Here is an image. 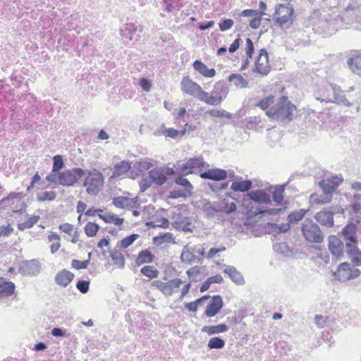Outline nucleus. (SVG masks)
<instances>
[{
  "instance_id": "nucleus-7",
  "label": "nucleus",
  "mask_w": 361,
  "mask_h": 361,
  "mask_svg": "<svg viewBox=\"0 0 361 361\" xmlns=\"http://www.w3.org/2000/svg\"><path fill=\"white\" fill-rule=\"evenodd\" d=\"M294 13V9L290 3L286 4H279L276 6L274 16L275 21L280 26H283L288 22L292 23V17Z\"/></svg>"
},
{
  "instance_id": "nucleus-16",
  "label": "nucleus",
  "mask_w": 361,
  "mask_h": 361,
  "mask_svg": "<svg viewBox=\"0 0 361 361\" xmlns=\"http://www.w3.org/2000/svg\"><path fill=\"white\" fill-rule=\"evenodd\" d=\"M344 239L347 241L345 246H350L357 244V239L356 237V226L353 224H347L342 228L341 232Z\"/></svg>"
},
{
  "instance_id": "nucleus-55",
  "label": "nucleus",
  "mask_w": 361,
  "mask_h": 361,
  "mask_svg": "<svg viewBox=\"0 0 361 361\" xmlns=\"http://www.w3.org/2000/svg\"><path fill=\"white\" fill-rule=\"evenodd\" d=\"M90 264V260L80 261L78 259H73L71 262V267L75 269H86Z\"/></svg>"
},
{
  "instance_id": "nucleus-51",
  "label": "nucleus",
  "mask_w": 361,
  "mask_h": 361,
  "mask_svg": "<svg viewBox=\"0 0 361 361\" xmlns=\"http://www.w3.org/2000/svg\"><path fill=\"white\" fill-rule=\"evenodd\" d=\"M175 183L179 185H181L185 189H189L190 191H192L193 187L190 181L183 177V176H178L175 179Z\"/></svg>"
},
{
  "instance_id": "nucleus-30",
  "label": "nucleus",
  "mask_w": 361,
  "mask_h": 361,
  "mask_svg": "<svg viewBox=\"0 0 361 361\" xmlns=\"http://www.w3.org/2000/svg\"><path fill=\"white\" fill-rule=\"evenodd\" d=\"M131 168L130 164L126 161H122L114 166L111 178H116L126 173Z\"/></svg>"
},
{
  "instance_id": "nucleus-24",
  "label": "nucleus",
  "mask_w": 361,
  "mask_h": 361,
  "mask_svg": "<svg viewBox=\"0 0 361 361\" xmlns=\"http://www.w3.org/2000/svg\"><path fill=\"white\" fill-rule=\"evenodd\" d=\"M193 68L205 78H213L216 75L214 68H209L200 60H196L192 64Z\"/></svg>"
},
{
  "instance_id": "nucleus-52",
  "label": "nucleus",
  "mask_w": 361,
  "mask_h": 361,
  "mask_svg": "<svg viewBox=\"0 0 361 361\" xmlns=\"http://www.w3.org/2000/svg\"><path fill=\"white\" fill-rule=\"evenodd\" d=\"M128 201H129L128 197L119 196L114 199L113 204L117 208L124 209L127 207Z\"/></svg>"
},
{
  "instance_id": "nucleus-45",
  "label": "nucleus",
  "mask_w": 361,
  "mask_h": 361,
  "mask_svg": "<svg viewBox=\"0 0 361 361\" xmlns=\"http://www.w3.org/2000/svg\"><path fill=\"white\" fill-rule=\"evenodd\" d=\"M274 102V97L269 95L260 100L257 104V106L260 107L263 110L267 109Z\"/></svg>"
},
{
  "instance_id": "nucleus-27",
  "label": "nucleus",
  "mask_w": 361,
  "mask_h": 361,
  "mask_svg": "<svg viewBox=\"0 0 361 361\" xmlns=\"http://www.w3.org/2000/svg\"><path fill=\"white\" fill-rule=\"evenodd\" d=\"M252 187V181L251 180H236L231 184V189L235 192H247Z\"/></svg>"
},
{
  "instance_id": "nucleus-63",
  "label": "nucleus",
  "mask_w": 361,
  "mask_h": 361,
  "mask_svg": "<svg viewBox=\"0 0 361 361\" xmlns=\"http://www.w3.org/2000/svg\"><path fill=\"white\" fill-rule=\"evenodd\" d=\"M259 12L255 9H245L240 14V16L243 17H256L258 16Z\"/></svg>"
},
{
  "instance_id": "nucleus-21",
  "label": "nucleus",
  "mask_w": 361,
  "mask_h": 361,
  "mask_svg": "<svg viewBox=\"0 0 361 361\" xmlns=\"http://www.w3.org/2000/svg\"><path fill=\"white\" fill-rule=\"evenodd\" d=\"M196 98L209 105L217 106L221 103V96L214 95V94H212V91L211 92V94H209L204 91L202 88L196 96Z\"/></svg>"
},
{
  "instance_id": "nucleus-48",
  "label": "nucleus",
  "mask_w": 361,
  "mask_h": 361,
  "mask_svg": "<svg viewBox=\"0 0 361 361\" xmlns=\"http://www.w3.org/2000/svg\"><path fill=\"white\" fill-rule=\"evenodd\" d=\"M53 172H59V171L63 167L64 162L63 157L61 155H56L53 157Z\"/></svg>"
},
{
  "instance_id": "nucleus-54",
  "label": "nucleus",
  "mask_w": 361,
  "mask_h": 361,
  "mask_svg": "<svg viewBox=\"0 0 361 361\" xmlns=\"http://www.w3.org/2000/svg\"><path fill=\"white\" fill-rule=\"evenodd\" d=\"M271 228L276 232L281 233H286L290 229V224H289V222L282 223L280 224H271Z\"/></svg>"
},
{
  "instance_id": "nucleus-29",
  "label": "nucleus",
  "mask_w": 361,
  "mask_h": 361,
  "mask_svg": "<svg viewBox=\"0 0 361 361\" xmlns=\"http://www.w3.org/2000/svg\"><path fill=\"white\" fill-rule=\"evenodd\" d=\"M16 286L11 281L0 283V298L9 297L13 295Z\"/></svg>"
},
{
  "instance_id": "nucleus-26",
  "label": "nucleus",
  "mask_w": 361,
  "mask_h": 361,
  "mask_svg": "<svg viewBox=\"0 0 361 361\" xmlns=\"http://www.w3.org/2000/svg\"><path fill=\"white\" fill-rule=\"evenodd\" d=\"M357 245L346 247V252L354 267L361 265V251L358 250Z\"/></svg>"
},
{
  "instance_id": "nucleus-3",
  "label": "nucleus",
  "mask_w": 361,
  "mask_h": 361,
  "mask_svg": "<svg viewBox=\"0 0 361 361\" xmlns=\"http://www.w3.org/2000/svg\"><path fill=\"white\" fill-rule=\"evenodd\" d=\"M86 175L82 184L87 189V192L90 195H96L104 184V176L97 169L85 171Z\"/></svg>"
},
{
  "instance_id": "nucleus-43",
  "label": "nucleus",
  "mask_w": 361,
  "mask_h": 361,
  "mask_svg": "<svg viewBox=\"0 0 361 361\" xmlns=\"http://www.w3.org/2000/svg\"><path fill=\"white\" fill-rule=\"evenodd\" d=\"M140 272L149 279L157 278L159 274L158 270L154 269L152 266H145L141 269Z\"/></svg>"
},
{
  "instance_id": "nucleus-44",
  "label": "nucleus",
  "mask_w": 361,
  "mask_h": 361,
  "mask_svg": "<svg viewBox=\"0 0 361 361\" xmlns=\"http://www.w3.org/2000/svg\"><path fill=\"white\" fill-rule=\"evenodd\" d=\"M173 240V234L171 233H166L163 235L155 236L153 239L154 243L157 245H161L164 243H170Z\"/></svg>"
},
{
  "instance_id": "nucleus-31",
  "label": "nucleus",
  "mask_w": 361,
  "mask_h": 361,
  "mask_svg": "<svg viewBox=\"0 0 361 361\" xmlns=\"http://www.w3.org/2000/svg\"><path fill=\"white\" fill-rule=\"evenodd\" d=\"M228 330V327L225 324H221L216 326H204L202 329V332L207 333L209 336L224 333Z\"/></svg>"
},
{
  "instance_id": "nucleus-10",
  "label": "nucleus",
  "mask_w": 361,
  "mask_h": 361,
  "mask_svg": "<svg viewBox=\"0 0 361 361\" xmlns=\"http://www.w3.org/2000/svg\"><path fill=\"white\" fill-rule=\"evenodd\" d=\"M270 71L268 53L265 49L259 51L257 59L255 61L254 72L263 75H267Z\"/></svg>"
},
{
  "instance_id": "nucleus-32",
  "label": "nucleus",
  "mask_w": 361,
  "mask_h": 361,
  "mask_svg": "<svg viewBox=\"0 0 361 361\" xmlns=\"http://www.w3.org/2000/svg\"><path fill=\"white\" fill-rule=\"evenodd\" d=\"M174 228L177 230L185 232H192L194 226H192L190 219H185L183 221H176L172 223Z\"/></svg>"
},
{
  "instance_id": "nucleus-6",
  "label": "nucleus",
  "mask_w": 361,
  "mask_h": 361,
  "mask_svg": "<svg viewBox=\"0 0 361 361\" xmlns=\"http://www.w3.org/2000/svg\"><path fill=\"white\" fill-rule=\"evenodd\" d=\"M86 175V171L80 168H73L59 173V185L73 186L78 180Z\"/></svg>"
},
{
  "instance_id": "nucleus-34",
  "label": "nucleus",
  "mask_w": 361,
  "mask_h": 361,
  "mask_svg": "<svg viewBox=\"0 0 361 361\" xmlns=\"http://www.w3.org/2000/svg\"><path fill=\"white\" fill-rule=\"evenodd\" d=\"M228 92L226 90V83L223 80L218 81L215 83L212 90L214 95H219L221 97V102L226 98Z\"/></svg>"
},
{
  "instance_id": "nucleus-1",
  "label": "nucleus",
  "mask_w": 361,
  "mask_h": 361,
  "mask_svg": "<svg viewBox=\"0 0 361 361\" xmlns=\"http://www.w3.org/2000/svg\"><path fill=\"white\" fill-rule=\"evenodd\" d=\"M295 106L292 104L286 97H281L280 101L275 105L267 109V116L274 119L284 121H290L293 116V112Z\"/></svg>"
},
{
  "instance_id": "nucleus-15",
  "label": "nucleus",
  "mask_w": 361,
  "mask_h": 361,
  "mask_svg": "<svg viewBox=\"0 0 361 361\" xmlns=\"http://www.w3.org/2000/svg\"><path fill=\"white\" fill-rule=\"evenodd\" d=\"M360 9L358 7L349 5L341 13V20L346 25H350L357 20Z\"/></svg>"
},
{
  "instance_id": "nucleus-36",
  "label": "nucleus",
  "mask_w": 361,
  "mask_h": 361,
  "mask_svg": "<svg viewBox=\"0 0 361 361\" xmlns=\"http://www.w3.org/2000/svg\"><path fill=\"white\" fill-rule=\"evenodd\" d=\"M110 257L114 264L119 268L123 269L125 266V259L121 252L116 249L110 251Z\"/></svg>"
},
{
  "instance_id": "nucleus-62",
  "label": "nucleus",
  "mask_w": 361,
  "mask_h": 361,
  "mask_svg": "<svg viewBox=\"0 0 361 361\" xmlns=\"http://www.w3.org/2000/svg\"><path fill=\"white\" fill-rule=\"evenodd\" d=\"M13 231V228L11 225L0 226V237L9 236Z\"/></svg>"
},
{
  "instance_id": "nucleus-14",
  "label": "nucleus",
  "mask_w": 361,
  "mask_h": 361,
  "mask_svg": "<svg viewBox=\"0 0 361 361\" xmlns=\"http://www.w3.org/2000/svg\"><path fill=\"white\" fill-rule=\"evenodd\" d=\"M181 90L185 93L196 97L201 90V87L197 82L192 81L189 77H184L180 83Z\"/></svg>"
},
{
  "instance_id": "nucleus-2",
  "label": "nucleus",
  "mask_w": 361,
  "mask_h": 361,
  "mask_svg": "<svg viewBox=\"0 0 361 361\" xmlns=\"http://www.w3.org/2000/svg\"><path fill=\"white\" fill-rule=\"evenodd\" d=\"M301 231L305 239L312 243H321L324 236L317 223L312 219H306L302 223Z\"/></svg>"
},
{
  "instance_id": "nucleus-53",
  "label": "nucleus",
  "mask_w": 361,
  "mask_h": 361,
  "mask_svg": "<svg viewBox=\"0 0 361 361\" xmlns=\"http://www.w3.org/2000/svg\"><path fill=\"white\" fill-rule=\"evenodd\" d=\"M90 281L86 280H80L76 283L77 289L82 294H85L90 289Z\"/></svg>"
},
{
  "instance_id": "nucleus-49",
  "label": "nucleus",
  "mask_w": 361,
  "mask_h": 361,
  "mask_svg": "<svg viewBox=\"0 0 361 361\" xmlns=\"http://www.w3.org/2000/svg\"><path fill=\"white\" fill-rule=\"evenodd\" d=\"M138 238H139L138 234H134V233L131 234L121 240L120 247L121 248H127L128 247L131 245L135 242V240H136Z\"/></svg>"
},
{
  "instance_id": "nucleus-57",
  "label": "nucleus",
  "mask_w": 361,
  "mask_h": 361,
  "mask_svg": "<svg viewBox=\"0 0 361 361\" xmlns=\"http://www.w3.org/2000/svg\"><path fill=\"white\" fill-rule=\"evenodd\" d=\"M255 47L254 44L250 38L246 39V48H245V54L248 59H251L254 54Z\"/></svg>"
},
{
  "instance_id": "nucleus-35",
  "label": "nucleus",
  "mask_w": 361,
  "mask_h": 361,
  "mask_svg": "<svg viewBox=\"0 0 361 361\" xmlns=\"http://www.w3.org/2000/svg\"><path fill=\"white\" fill-rule=\"evenodd\" d=\"M228 80L229 82H233L236 87L240 88L246 87L248 85V82L240 74L238 73L231 74Z\"/></svg>"
},
{
  "instance_id": "nucleus-22",
  "label": "nucleus",
  "mask_w": 361,
  "mask_h": 361,
  "mask_svg": "<svg viewBox=\"0 0 361 361\" xmlns=\"http://www.w3.org/2000/svg\"><path fill=\"white\" fill-rule=\"evenodd\" d=\"M74 274L66 269L59 271L55 276V282L57 285L66 287L74 279Z\"/></svg>"
},
{
  "instance_id": "nucleus-46",
  "label": "nucleus",
  "mask_w": 361,
  "mask_h": 361,
  "mask_svg": "<svg viewBox=\"0 0 361 361\" xmlns=\"http://www.w3.org/2000/svg\"><path fill=\"white\" fill-rule=\"evenodd\" d=\"M56 197V194L54 191H46L37 195V200L39 202H44L47 200L52 201Z\"/></svg>"
},
{
  "instance_id": "nucleus-18",
  "label": "nucleus",
  "mask_w": 361,
  "mask_h": 361,
  "mask_svg": "<svg viewBox=\"0 0 361 361\" xmlns=\"http://www.w3.org/2000/svg\"><path fill=\"white\" fill-rule=\"evenodd\" d=\"M195 251V250L192 249L188 245H185L180 257V261L188 264L201 263V257L195 256L193 253Z\"/></svg>"
},
{
  "instance_id": "nucleus-23",
  "label": "nucleus",
  "mask_w": 361,
  "mask_h": 361,
  "mask_svg": "<svg viewBox=\"0 0 361 361\" xmlns=\"http://www.w3.org/2000/svg\"><path fill=\"white\" fill-rule=\"evenodd\" d=\"M247 195L255 202L268 204L271 202L269 195L264 190L261 189L252 190L247 192Z\"/></svg>"
},
{
  "instance_id": "nucleus-8",
  "label": "nucleus",
  "mask_w": 361,
  "mask_h": 361,
  "mask_svg": "<svg viewBox=\"0 0 361 361\" xmlns=\"http://www.w3.org/2000/svg\"><path fill=\"white\" fill-rule=\"evenodd\" d=\"M343 213L341 208H327L324 209L315 214V219L318 223L326 227H332L334 226V214L335 213Z\"/></svg>"
},
{
  "instance_id": "nucleus-12",
  "label": "nucleus",
  "mask_w": 361,
  "mask_h": 361,
  "mask_svg": "<svg viewBox=\"0 0 361 361\" xmlns=\"http://www.w3.org/2000/svg\"><path fill=\"white\" fill-rule=\"evenodd\" d=\"M343 182V178L334 176L319 181V185L322 188L325 195L331 194Z\"/></svg>"
},
{
  "instance_id": "nucleus-39",
  "label": "nucleus",
  "mask_w": 361,
  "mask_h": 361,
  "mask_svg": "<svg viewBox=\"0 0 361 361\" xmlns=\"http://www.w3.org/2000/svg\"><path fill=\"white\" fill-rule=\"evenodd\" d=\"M224 346L225 341L220 337H212L207 343V347L209 349H221Z\"/></svg>"
},
{
  "instance_id": "nucleus-37",
  "label": "nucleus",
  "mask_w": 361,
  "mask_h": 361,
  "mask_svg": "<svg viewBox=\"0 0 361 361\" xmlns=\"http://www.w3.org/2000/svg\"><path fill=\"white\" fill-rule=\"evenodd\" d=\"M216 203H212L210 202H206L202 205V211L206 214L207 218L212 219L214 217L216 212L221 210L217 209L215 206Z\"/></svg>"
},
{
  "instance_id": "nucleus-50",
  "label": "nucleus",
  "mask_w": 361,
  "mask_h": 361,
  "mask_svg": "<svg viewBox=\"0 0 361 361\" xmlns=\"http://www.w3.org/2000/svg\"><path fill=\"white\" fill-rule=\"evenodd\" d=\"M274 250L283 255H288L290 250L288 245L286 243H275L273 245Z\"/></svg>"
},
{
  "instance_id": "nucleus-38",
  "label": "nucleus",
  "mask_w": 361,
  "mask_h": 361,
  "mask_svg": "<svg viewBox=\"0 0 361 361\" xmlns=\"http://www.w3.org/2000/svg\"><path fill=\"white\" fill-rule=\"evenodd\" d=\"M192 191L189 189H173L171 192L169 197L171 199H178L179 197H188L190 196Z\"/></svg>"
},
{
  "instance_id": "nucleus-25",
  "label": "nucleus",
  "mask_w": 361,
  "mask_h": 361,
  "mask_svg": "<svg viewBox=\"0 0 361 361\" xmlns=\"http://www.w3.org/2000/svg\"><path fill=\"white\" fill-rule=\"evenodd\" d=\"M224 273L228 274L229 278L238 285H243L245 283V280L240 271H238L236 268L233 266H226L224 269Z\"/></svg>"
},
{
  "instance_id": "nucleus-61",
  "label": "nucleus",
  "mask_w": 361,
  "mask_h": 361,
  "mask_svg": "<svg viewBox=\"0 0 361 361\" xmlns=\"http://www.w3.org/2000/svg\"><path fill=\"white\" fill-rule=\"evenodd\" d=\"M159 290L165 296L169 297L173 294V289L171 288L169 281L164 283L163 286Z\"/></svg>"
},
{
  "instance_id": "nucleus-33",
  "label": "nucleus",
  "mask_w": 361,
  "mask_h": 361,
  "mask_svg": "<svg viewBox=\"0 0 361 361\" xmlns=\"http://www.w3.org/2000/svg\"><path fill=\"white\" fill-rule=\"evenodd\" d=\"M154 255L148 250H144L139 252L135 262L137 265L150 263L153 261Z\"/></svg>"
},
{
  "instance_id": "nucleus-42",
  "label": "nucleus",
  "mask_w": 361,
  "mask_h": 361,
  "mask_svg": "<svg viewBox=\"0 0 361 361\" xmlns=\"http://www.w3.org/2000/svg\"><path fill=\"white\" fill-rule=\"evenodd\" d=\"M99 229V226L96 223L88 222L85 226V234L88 237H94Z\"/></svg>"
},
{
  "instance_id": "nucleus-5",
  "label": "nucleus",
  "mask_w": 361,
  "mask_h": 361,
  "mask_svg": "<svg viewBox=\"0 0 361 361\" xmlns=\"http://www.w3.org/2000/svg\"><path fill=\"white\" fill-rule=\"evenodd\" d=\"M329 87L334 93L332 98L328 94L325 95L324 93H319L320 97H317L316 99L320 102H325L326 103L330 102L338 104H342L345 106H352V103L350 102L343 94V91L341 90L339 86L336 84L331 83Z\"/></svg>"
},
{
  "instance_id": "nucleus-19",
  "label": "nucleus",
  "mask_w": 361,
  "mask_h": 361,
  "mask_svg": "<svg viewBox=\"0 0 361 361\" xmlns=\"http://www.w3.org/2000/svg\"><path fill=\"white\" fill-rule=\"evenodd\" d=\"M148 173L150 180L157 185H162L167 181L164 167H156L149 171Z\"/></svg>"
},
{
  "instance_id": "nucleus-20",
  "label": "nucleus",
  "mask_w": 361,
  "mask_h": 361,
  "mask_svg": "<svg viewBox=\"0 0 361 361\" xmlns=\"http://www.w3.org/2000/svg\"><path fill=\"white\" fill-rule=\"evenodd\" d=\"M204 164L205 162L202 158H192L190 159L185 164H183L180 167V170L183 175H188L192 173V170L194 169L204 167Z\"/></svg>"
},
{
  "instance_id": "nucleus-41",
  "label": "nucleus",
  "mask_w": 361,
  "mask_h": 361,
  "mask_svg": "<svg viewBox=\"0 0 361 361\" xmlns=\"http://www.w3.org/2000/svg\"><path fill=\"white\" fill-rule=\"evenodd\" d=\"M286 185L277 186L273 192V200L278 204H281L283 200V192Z\"/></svg>"
},
{
  "instance_id": "nucleus-60",
  "label": "nucleus",
  "mask_w": 361,
  "mask_h": 361,
  "mask_svg": "<svg viewBox=\"0 0 361 361\" xmlns=\"http://www.w3.org/2000/svg\"><path fill=\"white\" fill-rule=\"evenodd\" d=\"M59 173L51 171L50 174L47 176L46 180L50 183L59 185Z\"/></svg>"
},
{
  "instance_id": "nucleus-47",
  "label": "nucleus",
  "mask_w": 361,
  "mask_h": 361,
  "mask_svg": "<svg viewBox=\"0 0 361 361\" xmlns=\"http://www.w3.org/2000/svg\"><path fill=\"white\" fill-rule=\"evenodd\" d=\"M207 114L210 115L212 117L217 118H231V114L226 111L225 110H219V109H211L207 111Z\"/></svg>"
},
{
  "instance_id": "nucleus-13",
  "label": "nucleus",
  "mask_w": 361,
  "mask_h": 361,
  "mask_svg": "<svg viewBox=\"0 0 361 361\" xmlns=\"http://www.w3.org/2000/svg\"><path fill=\"white\" fill-rule=\"evenodd\" d=\"M224 306V301L221 295H216L211 297L204 311V314L207 317H213L217 314Z\"/></svg>"
},
{
  "instance_id": "nucleus-58",
  "label": "nucleus",
  "mask_w": 361,
  "mask_h": 361,
  "mask_svg": "<svg viewBox=\"0 0 361 361\" xmlns=\"http://www.w3.org/2000/svg\"><path fill=\"white\" fill-rule=\"evenodd\" d=\"M265 213L272 214L271 212L264 210L259 207L254 208L253 207H251L250 209H249V215L250 216H256L258 214H264Z\"/></svg>"
},
{
  "instance_id": "nucleus-40",
  "label": "nucleus",
  "mask_w": 361,
  "mask_h": 361,
  "mask_svg": "<svg viewBox=\"0 0 361 361\" xmlns=\"http://www.w3.org/2000/svg\"><path fill=\"white\" fill-rule=\"evenodd\" d=\"M305 214H306L305 209H301L295 211V212L290 213L288 216V221L289 224L296 223V222L302 220V219L304 217Z\"/></svg>"
},
{
  "instance_id": "nucleus-17",
  "label": "nucleus",
  "mask_w": 361,
  "mask_h": 361,
  "mask_svg": "<svg viewBox=\"0 0 361 361\" xmlns=\"http://www.w3.org/2000/svg\"><path fill=\"white\" fill-rule=\"evenodd\" d=\"M200 176L204 179L219 181L225 180L228 177V172L221 169H212L202 173Z\"/></svg>"
},
{
  "instance_id": "nucleus-11",
  "label": "nucleus",
  "mask_w": 361,
  "mask_h": 361,
  "mask_svg": "<svg viewBox=\"0 0 361 361\" xmlns=\"http://www.w3.org/2000/svg\"><path fill=\"white\" fill-rule=\"evenodd\" d=\"M328 248L336 259H341L344 255V244L336 235L328 238Z\"/></svg>"
},
{
  "instance_id": "nucleus-4",
  "label": "nucleus",
  "mask_w": 361,
  "mask_h": 361,
  "mask_svg": "<svg viewBox=\"0 0 361 361\" xmlns=\"http://www.w3.org/2000/svg\"><path fill=\"white\" fill-rule=\"evenodd\" d=\"M360 274L359 269L352 267L348 262H343L338 265L336 270L333 273V276L335 280L344 283L357 278Z\"/></svg>"
},
{
  "instance_id": "nucleus-28",
  "label": "nucleus",
  "mask_w": 361,
  "mask_h": 361,
  "mask_svg": "<svg viewBox=\"0 0 361 361\" xmlns=\"http://www.w3.org/2000/svg\"><path fill=\"white\" fill-rule=\"evenodd\" d=\"M347 64L355 74L361 76V54L348 58Z\"/></svg>"
},
{
  "instance_id": "nucleus-9",
  "label": "nucleus",
  "mask_w": 361,
  "mask_h": 361,
  "mask_svg": "<svg viewBox=\"0 0 361 361\" xmlns=\"http://www.w3.org/2000/svg\"><path fill=\"white\" fill-rule=\"evenodd\" d=\"M40 270L41 263L36 259L23 261L18 267V271L23 276H37L39 274Z\"/></svg>"
},
{
  "instance_id": "nucleus-56",
  "label": "nucleus",
  "mask_w": 361,
  "mask_h": 361,
  "mask_svg": "<svg viewBox=\"0 0 361 361\" xmlns=\"http://www.w3.org/2000/svg\"><path fill=\"white\" fill-rule=\"evenodd\" d=\"M233 24H234V22L232 19L227 18V19L221 20L219 23V26L220 30L222 32H224V31H226V30L231 29L233 27Z\"/></svg>"
},
{
  "instance_id": "nucleus-59",
  "label": "nucleus",
  "mask_w": 361,
  "mask_h": 361,
  "mask_svg": "<svg viewBox=\"0 0 361 361\" xmlns=\"http://www.w3.org/2000/svg\"><path fill=\"white\" fill-rule=\"evenodd\" d=\"M263 15H265V13L261 12L260 15L258 17L253 18L250 21V26L253 29H257V28L259 27V26L261 25V20H262L261 16Z\"/></svg>"
},
{
  "instance_id": "nucleus-64",
  "label": "nucleus",
  "mask_w": 361,
  "mask_h": 361,
  "mask_svg": "<svg viewBox=\"0 0 361 361\" xmlns=\"http://www.w3.org/2000/svg\"><path fill=\"white\" fill-rule=\"evenodd\" d=\"M163 133L166 137L171 138H176L178 136H179V133H178V130H176L172 128H166Z\"/></svg>"
}]
</instances>
